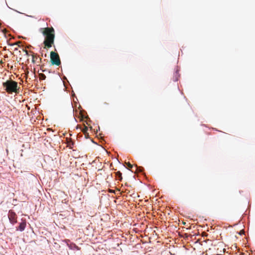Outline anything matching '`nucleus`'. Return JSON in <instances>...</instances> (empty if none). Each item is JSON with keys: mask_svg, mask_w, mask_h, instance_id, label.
Masks as SVG:
<instances>
[{"mask_svg": "<svg viewBox=\"0 0 255 255\" xmlns=\"http://www.w3.org/2000/svg\"><path fill=\"white\" fill-rule=\"evenodd\" d=\"M2 86L4 88L5 91L8 94L19 93V88H18L17 83L11 79L8 80L5 82H3L2 83Z\"/></svg>", "mask_w": 255, "mask_h": 255, "instance_id": "nucleus-2", "label": "nucleus"}, {"mask_svg": "<svg viewBox=\"0 0 255 255\" xmlns=\"http://www.w3.org/2000/svg\"><path fill=\"white\" fill-rule=\"evenodd\" d=\"M39 78L40 80H45L46 78V76L43 73L39 74Z\"/></svg>", "mask_w": 255, "mask_h": 255, "instance_id": "nucleus-8", "label": "nucleus"}, {"mask_svg": "<svg viewBox=\"0 0 255 255\" xmlns=\"http://www.w3.org/2000/svg\"><path fill=\"white\" fill-rule=\"evenodd\" d=\"M126 164L127 165L129 168H131L133 167V165L131 164L129 162H126Z\"/></svg>", "mask_w": 255, "mask_h": 255, "instance_id": "nucleus-10", "label": "nucleus"}, {"mask_svg": "<svg viewBox=\"0 0 255 255\" xmlns=\"http://www.w3.org/2000/svg\"><path fill=\"white\" fill-rule=\"evenodd\" d=\"M32 62L33 63H35L37 62V60L39 59L40 60H41V58H39L38 56L37 55V54H32Z\"/></svg>", "mask_w": 255, "mask_h": 255, "instance_id": "nucleus-6", "label": "nucleus"}, {"mask_svg": "<svg viewBox=\"0 0 255 255\" xmlns=\"http://www.w3.org/2000/svg\"><path fill=\"white\" fill-rule=\"evenodd\" d=\"M26 225V222L25 219H21V222L19 223V225L16 228L17 231H20L21 232L24 230Z\"/></svg>", "mask_w": 255, "mask_h": 255, "instance_id": "nucleus-5", "label": "nucleus"}, {"mask_svg": "<svg viewBox=\"0 0 255 255\" xmlns=\"http://www.w3.org/2000/svg\"><path fill=\"white\" fill-rule=\"evenodd\" d=\"M88 130V128L86 126H84V128L82 129V131L85 134Z\"/></svg>", "mask_w": 255, "mask_h": 255, "instance_id": "nucleus-9", "label": "nucleus"}, {"mask_svg": "<svg viewBox=\"0 0 255 255\" xmlns=\"http://www.w3.org/2000/svg\"><path fill=\"white\" fill-rule=\"evenodd\" d=\"M8 218L11 224L14 225L17 223V215L12 210L9 211L8 213Z\"/></svg>", "mask_w": 255, "mask_h": 255, "instance_id": "nucleus-4", "label": "nucleus"}, {"mask_svg": "<svg viewBox=\"0 0 255 255\" xmlns=\"http://www.w3.org/2000/svg\"><path fill=\"white\" fill-rule=\"evenodd\" d=\"M116 176L118 177V179L121 181L123 179L122 178V174L120 171H118L116 172Z\"/></svg>", "mask_w": 255, "mask_h": 255, "instance_id": "nucleus-7", "label": "nucleus"}, {"mask_svg": "<svg viewBox=\"0 0 255 255\" xmlns=\"http://www.w3.org/2000/svg\"><path fill=\"white\" fill-rule=\"evenodd\" d=\"M135 171H137L138 172H142V170L140 169V168H138L136 166H135Z\"/></svg>", "mask_w": 255, "mask_h": 255, "instance_id": "nucleus-11", "label": "nucleus"}, {"mask_svg": "<svg viewBox=\"0 0 255 255\" xmlns=\"http://www.w3.org/2000/svg\"><path fill=\"white\" fill-rule=\"evenodd\" d=\"M50 60L52 65H56L57 66H59L61 64V61L59 55L55 52H51Z\"/></svg>", "mask_w": 255, "mask_h": 255, "instance_id": "nucleus-3", "label": "nucleus"}, {"mask_svg": "<svg viewBox=\"0 0 255 255\" xmlns=\"http://www.w3.org/2000/svg\"><path fill=\"white\" fill-rule=\"evenodd\" d=\"M25 52H26V54L27 55H28V51H27V50H25Z\"/></svg>", "mask_w": 255, "mask_h": 255, "instance_id": "nucleus-12", "label": "nucleus"}, {"mask_svg": "<svg viewBox=\"0 0 255 255\" xmlns=\"http://www.w3.org/2000/svg\"><path fill=\"white\" fill-rule=\"evenodd\" d=\"M39 31L42 33L45 38L43 41L44 48H49L51 47L54 44L55 39L54 29L52 27H47L41 28Z\"/></svg>", "mask_w": 255, "mask_h": 255, "instance_id": "nucleus-1", "label": "nucleus"}]
</instances>
